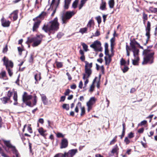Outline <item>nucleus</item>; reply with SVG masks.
<instances>
[{
  "instance_id": "nucleus-1",
  "label": "nucleus",
  "mask_w": 157,
  "mask_h": 157,
  "mask_svg": "<svg viewBox=\"0 0 157 157\" xmlns=\"http://www.w3.org/2000/svg\"><path fill=\"white\" fill-rule=\"evenodd\" d=\"M59 24L58 19L56 17L54 19L50 21L47 25H44L42 29L49 35L54 34L59 28Z\"/></svg>"
},
{
  "instance_id": "nucleus-2",
  "label": "nucleus",
  "mask_w": 157,
  "mask_h": 157,
  "mask_svg": "<svg viewBox=\"0 0 157 157\" xmlns=\"http://www.w3.org/2000/svg\"><path fill=\"white\" fill-rule=\"evenodd\" d=\"M152 47L149 46L147 47V49H144L143 52V54L144 56V60L142 62V65H145L147 64H151L154 62V57L155 54L154 51L149 49Z\"/></svg>"
},
{
  "instance_id": "nucleus-3",
  "label": "nucleus",
  "mask_w": 157,
  "mask_h": 157,
  "mask_svg": "<svg viewBox=\"0 0 157 157\" xmlns=\"http://www.w3.org/2000/svg\"><path fill=\"white\" fill-rule=\"evenodd\" d=\"M130 45L131 47L132 51L133 53L134 59L140 60L139 56V50L137 48V47H139L143 49V47L141 46L140 44L135 40L131 41Z\"/></svg>"
},
{
  "instance_id": "nucleus-4",
  "label": "nucleus",
  "mask_w": 157,
  "mask_h": 157,
  "mask_svg": "<svg viewBox=\"0 0 157 157\" xmlns=\"http://www.w3.org/2000/svg\"><path fill=\"white\" fill-rule=\"evenodd\" d=\"M43 37L42 35H37L33 37H28L27 41L30 43L33 42L32 46L33 47H36L41 44Z\"/></svg>"
},
{
  "instance_id": "nucleus-5",
  "label": "nucleus",
  "mask_w": 157,
  "mask_h": 157,
  "mask_svg": "<svg viewBox=\"0 0 157 157\" xmlns=\"http://www.w3.org/2000/svg\"><path fill=\"white\" fill-rule=\"evenodd\" d=\"M75 13L74 11H67L64 15L62 16V21L63 24H66Z\"/></svg>"
},
{
  "instance_id": "nucleus-6",
  "label": "nucleus",
  "mask_w": 157,
  "mask_h": 157,
  "mask_svg": "<svg viewBox=\"0 0 157 157\" xmlns=\"http://www.w3.org/2000/svg\"><path fill=\"white\" fill-rule=\"evenodd\" d=\"M101 44L100 41L96 40L90 45V47L93 48L95 51H102V48L101 47Z\"/></svg>"
},
{
  "instance_id": "nucleus-7",
  "label": "nucleus",
  "mask_w": 157,
  "mask_h": 157,
  "mask_svg": "<svg viewBox=\"0 0 157 157\" xmlns=\"http://www.w3.org/2000/svg\"><path fill=\"white\" fill-rule=\"evenodd\" d=\"M151 23L149 21H148L145 30L146 31V36L147 37V39L146 40V42L144 44V45H145L148 43L149 39L150 38V31L151 30Z\"/></svg>"
},
{
  "instance_id": "nucleus-8",
  "label": "nucleus",
  "mask_w": 157,
  "mask_h": 157,
  "mask_svg": "<svg viewBox=\"0 0 157 157\" xmlns=\"http://www.w3.org/2000/svg\"><path fill=\"white\" fill-rule=\"evenodd\" d=\"M2 60L3 62V65H5L6 68L10 67L12 68L13 67V63L10 60H9L8 58L5 56L4 57Z\"/></svg>"
},
{
  "instance_id": "nucleus-9",
  "label": "nucleus",
  "mask_w": 157,
  "mask_h": 157,
  "mask_svg": "<svg viewBox=\"0 0 157 157\" xmlns=\"http://www.w3.org/2000/svg\"><path fill=\"white\" fill-rule=\"evenodd\" d=\"M96 99L94 97H91L89 101L87 103L86 105L87 106V111L89 112L92 108V105L95 103Z\"/></svg>"
},
{
  "instance_id": "nucleus-10",
  "label": "nucleus",
  "mask_w": 157,
  "mask_h": 157,
  "mask_svg": "<svg viewBox=\"0 0 157 157\" xmlns=\"http://www.w3.org/2000/svg\"><path fill=\"white\" fill-rule=\"evenodd\" d=\"M92 73V71L91 69H85V73L83 74V79L88 78Z\"/></svg>"
},
{
  "instance_id": "nucleus-11",
  "label": "nucleus",
  "mask_w": 157,
  "mask_h": 157,
  "mask_svg": "<svg viewBox=\"0 0 157 157\" xmlns=\"http://www.w3.org/2000/svg\"><path fill=\"white\" fill-rule=\"evenodd\" d=\"M77 149H73L69 150L67 152H64V154L69 157H73L77 152Z\"/></svg>"
},
{
  "instance_id": "nucleus-12",
  "label": "nucleus",
  "mask_w": 157,
  "mask_h": 157,
  "mask_svg": "<svg viewBox=\"0 0 157 157\" xmlns=\"http://www.w3.org/2000/svg\"><path fill=\"white\" fill-rule=\"evenodd\" d=\"M3 142L6 146L9 148L11 149L12 151L16 148L15 147L11 144L10 140H3Z\"/></svg>"
},
{
  "instance_id": "nucleus-13",
  "label": "nucleus",
  "mask_w": 157,
  "mask_h": 157,
  "mask_svg": "<svg viewBox=\"0 0 157 157\" xmlns=\"http://www.w3.org/2000/svg\"><path fill=\"white\" fill-rule=\"evenodd\" d=\"M68 145V141L67 140L66 138H64L61 141L60 148L63 149L66 148L67 147Z\"/></svg>"
},
{
  "instance_id": "nucleus-14",
  "label": "nucleus",
  "mask_w": 157,
  "mask_h": 157,
  "mask_svg": "<svg viewBox=\"0 0 157 157\" xmlns=\"http://www.w3.org/2000/svg\"><path fill=\"white\" fill-rule=\"evenodd\" d=\"M32 96L31 95H28L26 92H24L22 96V100L24 102H25L31 99Z\"/></svg>"
},
{
  "instance_id": "nucleus-15",
  "label": "nucleus",
  "mask_w": 157,
  "mask_h": 157,
  "mask_svg": "<svg viewBox=\"0 0 157 157\" xmlns=\"http://www.w3.org/2000/svg\"><path fill=\"white\" fill-rule=\"evenodd\" d=\"M1 21L2 25L3 27H8L10 26V22L8 20H6L4 17H2L1 19Z\"/></svg>"
},
{
  "instance_id": "nucleus-16",
  "label": "nucleus",
  "mask_w": 157,
  "mask_h": 157,
  "mask_svg": "<svg viewBox=\"0 0 157 157\" xmlns=\"http://www.w3.org/2000/svg\"><path fill=\"white\" fill-rule=\"evenodd\" d=\"M0 78L3 80H7L8 78L6 75V72L5 71H2L0 73Z\"/></svg>"
},
{
  "instance_id": "nucleus-17",
  "label": "nucleus",
  "mask_w": 157,
  "mask_h": 157,
  "mask_svg": "<svg viewBox=\"0 0 157 157\" xmlns=\"http://www.w3.org/2000/svg\"><path fill=\"white\" fill-rule=\"evenodd\" d=\"M38 132L40 133L41 135L45 138L47 135V134L45 133L46 131L44 130L42 127L38 129Z\"/></svg>"
},
{
  "instance_id": "nucleus-18",
  "label": "nucleus",
  "mask_w": 157,
  "mask_h": 157,
  "mask_svg": "<svg viewBox=\"0 0 157 157\" xmlns=\"http://www.w3.org/2000/svg\"><path fill=\"white\" fill-rule=\"evenodd\" d=\"M40 23V21H37L34 23L33 28V32L36 31L37 29L39 28Z\"/></svg>"
},
{
  "instance_id": "nucleus-19",
  "label": "nucleus",
  "mask_w": 157,
  "mask_h": 157,
  "mask_svg": "<svg viewBox=\"0 0 157 157\" xmlns=\"http://www.w3.org/2000/svg\"><path fill=\"white\" fill-rule=\"evenodd\" d=\"M71 0H64V8L65 9H68Z\"/></svg>"
},
{
  "instance_id": "nucleus-20",
  "label": "nucleus",
  "mask_w": 157,
  "mask_h": 157,
  "mask_svg": "<svg viewBox=\"0 0 157 157\" xmlns=\"http://www.w3.org/2000/svg\"><path fill=\"white\" fill-rule=\"evenodd\" d=\"M119 148L117 144H116L113 147V149L111 151V153L113 154L116 153L118 154V153Z\"/></svg>"
},
{
  "instance_id": "nucleus-21",
  "label": "nucleus",
  "mask_w": 157,
  "mask_h": 157,
  "mask_svg": "<svg viewBox=\"0 0 157 157\" xmlns=\"http://www.w3.org/2000/svg\"><path fill=\"white\" fill-rule=\"evenodd\" d=\"M106 3L105 2L103 1L102 0L101 3L100 4V9L102 10H106Z\"/></svg>"
},
{
  "instance_id": "nucleus-22",
  "label": "nucleus",
  "mask_w": 157,
  "mask_h": 157,
  "mask_svg": "<svg viewBox=\"0 0 157 157\" xmlns=\"http://www.w3.org/2000/svg\"><path fill=\"white\" fill-rule=\"evenodd\" d=\"M41 97V99L44 105H46L48 103L47 98L46 96L44 94H40Z\"/></svg>"
},
{
  "instance_id": "nucleus-23",
  "label": "nucleus",
  "mask_w": 157,
  "mask_h": 157,
  "mask_svg": "<svg viewBox=\"0 0 157 157\" xmlns=\"http://www.w3.org/2000/svg\"><path fill=\"white\" fill-rule=\"evenodd\" d=\"M110 57L111 56H109L108 57L106 56L105 57V64L106 65H109L110 63L111 60Z\"/></svg>"
},
{
  "instance_id": "nucleus-24",
  "label": "nucleus",
  "mask_w": 157,
  "mask_h": 157,
  "mask_svg": "<svg viewBox=\"0 0 157 157\" xmlns=\"http://www.w3.org/2000/svg\"><path fill=\"white\" fill-rule=\"evenodd\" d=\"M85 69H91L92 66V63H89L87 61H85Z\"/></svg>"
},
{
  "instance_id": "nucleus-25",
  "label": "nucleus",
  "mask_w": 157,
  "mask_h": 157,
  "mask_svg": "<svg viewBox=\"0 0 157 157\" xmlns=\"http://www.w3.org/2000/svg\"><path fill=\"white\" fill-rule=\"evenodd\" d=\"M1 100L3 103L5 104L7 102L10 100V98H8L7 97H4L1 99Z\"/></svg>"
},
{
  "instance_id": "nucleus-26",
  "label": "nucleus",
  "mask_w": 157,
  "mask_h": 157,
  "mask_svg": "<svg viewBox=\"0 0 157 157\" xmlns=\"http://www.w3.org/2000/svg\"><path fill=\"white\" fill-rule=\"evenodd\" d=\"M11 15H13V17L14 21L16 20L17 18V11H14L12 13Z\"/></svg>"
},
{
  "instance_id": "nucleus-27",
  "label": "nucleus",
  "mask_w": 157,
  "mask_h": 157,
  "mask_svg": "<svg viewBox=\"0 0 157 157\" xmlns=\"http://www.w3.org/2000/svg\"><path fill=\"white\" fill-rule=\"evenodd\" d=\"M82 106V103L80 102H78L77 105L75 107V112L77 113H78L79 111L78 107H80L81 108Z\"/></svg>"
},
{
  "instance_id": "nucleus-28",
  "label": "nucleus",
  "mask_w": 157,
  "mask_h": 157,
  "mask_svg": "<svg viewBox=\"0 0 157 157\" xmlns=\"http://www.w3.org/2000/svg\"><path fill=\"white\" fill-rule=\"evenodd\" d=\"M108 4L110 8H113L114 5V0H109L108 2Z\"/></svg>"
},
{
  "instance_id": "nucleus-29",
  "label": "nucleus",
  "mask_w": 157,
  "mask_h": 157,
  "mask_svg": "<svg viewBox=\"0 0 157 157\" xmlns=\"http://www.w3.org/2000/svg\"><path fill=\"white\" fill-rule=\"evenodd\" d=\"M96 77L94 79V80L93 82L92 83V84H91L90 86V89H89V91L90 92H92L94 90V82L95 81V79Z\"/></svg>"
},
{
  "instance_id": "nucleus-30",
  "label": "nucleus",
  "mask_w": 157,
  "mask_h": 157,
  "mask_svg": "<svg viewBox=\"0 0 157 157\" xmlns=\"http://www.w3.org/2000/svg\"><path fill=\"white\" fill-rule=\"evenodd\" d=\"M87 28L86 27L81 28L80 29L79 32L81 33L82 34L87 33Z\"/></svg>"
},
{
  "instance_id": "nucleus-31",
  "label": "nucleus",
  "mask_w": 157,
  "mask_h": 157,
  "mask_svg": "<svg viewBox=\"0 0 157 157\" xmlns=\"http://www.w3.org/2000/svg\"><path fill=\"white\" fill-rule=\"evenodd\" d=\"M35 79L36 81L40 80L41 79L40 74H36L35 75Z\"/></svg>"
},
{
  "instance_id": "nucleus-32",
  "label": "nucleus",
  "mask_w": 157,
  "mask_h": 157,
  "mask_svg": "<svg viewBox=\"0 0 157 157\" xmlns=\"http://www.w3.org/2000/svg\"><path fill=\"white\" fill-rule=\"evenodd\" d=\"M12 151L13 153L15 155L16 157H20L21 156L16 148Z\"/></svg>"
},
{
  "instance_id": "nucleus-33",
  "label": "nucleus",
  "mask_w": 157,
  "mask_h": 157,
  "mask_svg": "<svg viewBox=\"0 0 157 157\" xmlns=\"http://www.w3.org/2000/svg\"><path fill=\"white\" fill-rule=\"evenodd\" d=\"M140 60L136 59H132V63L134 65H139V61Z\"/></svg>"
},
{
  "instance_id": "nucleus-34",
  "label": "nucleus",
  "mask_w": 157,
  "mask_h": 157,
  "mask_svg": "<svg viewBox=\"0 0 157 157\" xmlns=\"http://www.w3.org/2000/svg\"><path fill=\"white\" fill-rule=\"evenodd\" d=\"M149 10L152 13H155L157 12V8H153L152 7H150L149 8Z\"/></svg>"
},
{
  "instance_id": "nucleus-35",
  "label": "nucleus",
  "mask_w": 157,
  "mask_h": 157,
  "mask_svg": "<svg viewBox=\"0 0 157 157\" xmlns=\"http://www.w3.org/2000/svg\"><path fill=\"white\" fill-rule=\"evenodd\" d=\"M81 113H80L81 116H83L85 113V108L84 107H81Z\"/></svg>"
},
{
  "instance_id": "nucleus-36",
  "label": "nucleus",
  "mask_w": 157,
  "mask_h": 157,
  "mask_svg": "<svg viewBox=\"0 0 157 157\" xmlns=\"http://www.w3.org/2000/svg\"><path fill=\"white\" fill-rule=\"evenodd\" d=\"M62 107L66 110H68L69 109V105L68 104H64L63 105Z\"/></svg>"
},
{
  "instance_id": "nucleus-37",
  "label": "nucleus",
  "mask_w": 157,
  "mask_h": 157,
  "mask_svg": "<svg viewBox=\"0 0 157 157\" xmlns=\"http://www.w3.org/2000/svg\"><path fill=\"white\" fill-rule=\"evenodd\" d=\"M13 94L14 95L13 97V99L14 101H17V94L16 91H13Z\"/></svg>"
},
{
  "instance_id": "nucleus-38",
  "label": "nucleus",
  "mask_w": 157,
  "mask_h": 157,
  "mask_svg": "<svg viewBox=\"0 0 157 157\" xmlns=\"http://www.w3.org/2000/svg\"><path fill=\"white\" fill-rule=\"evenodd\" d=\"M78 2V0H75V1L73 2L72 4V7L74 8H76L77 7Z\"/></svg>"
},
{
  "instance_id": "nucleus-39",
  "label": "nucleus",
  "mask_w": 157,
  "mask_h": 157,
  "mask_svg": "<svg viewBox=\"0 0 157 157\" xmlns=\"http://www.w3.org/2000/svg\"><path fill=\"white\" fill-rule=\"evenodd\" d=\"M82 45L83 48L85 51L87 52L88 51V46L86 44L84 43H83L82 44Z\"/></svg>"
},
{
  "instance_id": "nucleus-40",
  "label": "nucleus",
  "mask_w": 157,
  "mask_h": 157,
  "mask_svg": "<svg viewBox=\"0 0 157 157\" xmlns=\"http://www.w3.org/2000/svg\"><path fill=\"white\" fill-rule=\"evenodd\" d=\"M120 64L121 65H125L126 62L123 58H122L120 60Z\"/></svg>"
},
{
  "instance_id": "nucleus-41",
  "label": "nucleus",
  "mask_w": 157,
  "mask_h": 157,
  "mask_svg": "<svg viewBox=\"0 0 157 157\" xmlns=\"http://www.w3.org/2000/svg\"><path fill=\"white\" fill-rule=\"evenodd\" d=\"M56 65L58 68H61L63 66V63L61 62H56Z\"/></svg>"
},
{
  "instance_id": "nucleus-42",
  "label": "nucleus",
  "mask_w": 157,
  "mask_h": 157,
  "mask_svg": "<svg viewBox=\"0 0 157 157\" xmlns=\"http://www.w3.org/2000/svg\"><path fill=\"white\" fill-rule=\"evenodd\" d=\"M117 138V136H116L114 138L110 141V145H112L114 144L116 141V139Z\"/></svg>"
},
{
  "instance_id": "nucleus-43",
  "label": "nucleus",
  "mask_w": 157,
  "mask_h": 157,
  "mask_svg": "<svg viewBox=\"0 0 157 157\" xmlns=\"http://www.w3.org/2000/svg\"><path fill=\"white\" fill-rule=\"evenodd\" d=\"M6 69L8 71L9 76L10 77H11L12 76L13 74L11 70H10L9 68H6Z\"/></svg>"
},
{
  "instance_id": "nucleus-44",
  "label": "nucleus",
  "mask_w": 157,
  "mask_h": 157,
  "mask_svg": "<svg viewBox=\"0 0 157 157\" xmlns=\"http://www.w3.org/2000/svg\"><path fill=\"white\" fill-rule=\"evenodd\" d=\"M96 20L97 21L98 24H100L101 22V17L99 16L96 17Z\"/></svg>"
},
{
  "instance_id": "nucleus-45",
  "label": "nucleus",
  "mask_w": 157,
  "mask_h": 157,
  "mask_svg": "<svg viewBox=\"0 0 157 157\" xmlns=\"http://www.w3.org/2000/svg\"><path fill=\"white\" fill-rule=\"evenodd\" d=\"M128 67L125 65L124 66V68H122V70L124 73H125L127 72L128 70Z\"/></svg>"
},
{
  "instance_id": "nucleus-46",
  "label": "nucleus",
  "mask_w": 157,
  "mask_h": 157,
  "mask_svg": "<svg viewBox=\"0 0 157 157\" xmlns=\"http://www.w3.org/2000/svg\"><path fill=\"white\" fill-rule=\"evenodd\" d=\"M124 142L126 144H128L130 143V141L129 140L128 137H125L124 140Z\"/></svg>"
},
{
  "instance_id": "nucleus-47",
  "label": "nucleus",
  "mask_w": 157,
  "mask_h": 157,
  "mask_svg": "<svg viewBox=\"0 0 157 157\" xmlns=\"http://www.w3.org/2000/svg\"><path fill=\"white\" fill-rule=\"evenodd\" d=\"M143 19H144L145 20H147V15L144 13H143Z\"/></svg>"
},
{
  "instance_id": "nucleus-48",
  "label": "nucleus",
  "mask_w": 157,
  "mask_h": 157,
  "mask_svg": "<svg viewBox=\"0 0 157 157\" xmlns=\"http://www.w3.org/2000/svg\"><path fill=\"white\" fill-rule=\"evenodd\" d=\"M147 123V121L146 120H144L142 121L139 125L142 126L146 124Z\"/></svg>"
},
{
  "instance_id": "nucleus-49",
  "label": "nucleus",
  "mask_w": 157,
  "mask_h": 157,
  "mask_svg": "<svg viewBox=\"0 0 157 157\" xmlns=\"http://www.w3.org/2000/svg\"><path fill=\"white\" fill-rule=\"evenodd\" d=\"M93 22V21L92 20H90L87 24V26L89 27H90L91 26V25Z\"/></svg>"
},
{
  "instance_id": "nucleus-50",
  "label": "nucleus",
  "mask_w": 157,
  "mask_h": 157,
  "mask_svg": "<svg viewBox=\"0 0 157 157\" xmlns=\"http://www.w3.org/2000/svg\"><path fill=\"white\" fill-rule=\"evenodd\" d=\"M57 136L58 138L63 137H64V135H63L61 133H58L57 134Z\"/></svg>"
},
{
  "instance_id": "nucleus-51",
  "label": "nucleus",
  "mask_w": 157,
  "mask_h": 157,
  "mask_svg": "<svg viewBox=\"0 0 157 157\" xmlns=\"http://www.w3.org/2000/svg\"><path fill=\"white\" fill-rule=\"evenodd\" d=\"M37 97L36 96H35L34 97V100H33V105H36V102L37 101Z\"/></svg>"
},
{
  "instance_id": "nucleus-52",
  "label": "nucleus",
  "mask_w": 157,
  "mask_h": 157,
  "mask_svg": "<svg viewBox=\"0 0 157 157\" xmlns=\"http://www.w3.org/2000/svg\"><path fill=\"white\" fill-rule=\"evenodd\" d=\"M128 136L130 139L133 138L134 136L133 133L132 132H130L128 134Z\"/></svg>"
},
{
  "instance_id": "nucleus-53",
  "label": "nucleus",
  "mask_w": 157,
  "mask_h": 157,
  "mask_svg": "<svg viewBox=\"0 0 157 157\" xmlns=\"http://www.w3.org/2000/svg\"><path fill=\"white\" fill-rule=\"evenodd\" d=\"M71 90L69 89H67L66 90L64 94L65 95H67L70 93Z\"/></svg>"
},
{
  "instance_id": "nucleus-54",
  "label": "nucleus",
  "mask_w": 157,
  "mask_h": 157,
  "mask_svg": "<svg viewBox=\"0 0 157 157\" xmlns=\"http://www.w3.org/2000/svg\"><path fill=\"white\" fill-rule=\"evenodd\" d=\"M46 14V13L44 12H42L39 16L37 17V18L39 17H42L44 16H45Z\"/></svg>"
},
{
  "instance_id": "nucleus-55",
  "label": "nucleus",
  "mask_w": 157,
  "mask_h": 157,
  "mask_svg": "<svg viewBox=\"0 0 157 157\" xmlns=\"http://www.w3.org/2000/svg\"><path fill=\"white\" fill-rule=\"evenodd\" d=\"M13 92L10 91H9L8 92L7 96L8 98H10L11 97L12 95Z\"/></svg>"
},
{
  "instance_id": "nucleus-56",
  "label": "nucleus",
  "mask_w": 157,
  "mask_h": 157,
  "mask_svg": "<svg viewBox=\"0 0 157 157\" xmlns=\"http://www.w3.org/2000/svg\"><path fill=\"white\" fill-rule=\"evenodd\" d=\"M17 49H18V50L19 52V55L20 56L21 55V52L23 51L22 49L20 47H18L17 48Z\"/></svg>"
},
{
  "instance_id": "nucleus-57",
  "label": "nucleus",
  "mask_w": 157,
  "mask_h": 157,
  "mask_svg": "<svg viewBox=\"0 0 157 157\" xmlns=\"http://www.w3.org/2000/svg\"><path fill=\"white\" fill-rule=\"evenodd\" d=\"M100 35V32L99 31L97 30L95 33L94 36H98Z\"/></svg>"
},
{
  "instance_id": "nucleus-58",
  "label": "nucleus",
  "mask_w": 157,
  "mask_h": 157,
  "mask_svg": "<svg viewBox=\"0 0 157 157\" xmlns=\"http://www.w3.org/2000/svg\"><path fill=\"white\" fill-rule=\"evenodd\" d=\"M30 126V125L28 126L27 129L29 132L30 133H32V129Z\"/></svg>"
},
{
  "instance_id": "nucleus-59",
  "label": "nucleus",
  "mask_w": 157,
  "mask_h": 157,
  "mask_svg": "<svg viewBox=\"0 0 157 157\" xmlns=\"http://www.w3.org/2000/svg\"><path fill=\"white\" fill-rule=\"evenodd\" d=\"M83 86V83L82 81H80L78 85V87L82 89V87Z\"/></svg>"
},
{
  "instance_id": "nucleus-60",
  "label": "nucleus",
  "mask_w": 157,
  "mask_h": 157,
  "mask_svg": "<svg viewBox=\"0 0 157 157\" xmlns=\"http://www.w3.org/2000/svg\"><path fill=\"white\" fill-rule=\"evenodd\" d=\"M65 96H62L60 98V99L59 101L60 102L61 101H64L65 99Z\"/></svg>"
},
{
  "instance_id": "nucleus-61",
  "label": "nucleus",
  "mask_w": 157,
  "mask_h": 157,
  "mask_svg": "<svg viewBox=\"0 0 157 157\" xmlns=\"http://www.w3.org/2000/svg\"><path fill=\"white\" fill-rule=\"evenodd\" d=\"M76 88V85L75 84H74L71 86V89H75Z\"/></svg>"
},
{
  "instance_id": "nucleus-62",
  "label": "nucleus",
  "mask_w": 157,
  "mask_h": 157,
  "mask_svg": "<svg viewBox=\"0 0 157 157\" xmlns=\"http://www.w3.org/2000/svg\"><path fill=\"white\" fill-rule=\"evenodd\" d=\"M26 105L30 106L31 107V102L30 101H26V102H25Z\"/></svg>"
},
{
  "instance_id": "nucleus-63",
  "label": "nucleus",
  "mask_w": 157,
  "mask_h": 157,
  "mask_svg": "<svg viewBox=\"0 0 157 157\" xmlns=\"http://www.w3.org/2000/svg\"><path fill=\"white\" fill-rule=\"evenodd\" d=\"M154 134V132L153 131H151L150 132L149 134H148V136L149 137H150L153 136Z\"/></svg>"
},
{
  "instance_id": "nucleus-64",
  "label": "nucleus",
  "mask_w": 157,
  "mask_h": 157,
  "mask_svg": "<svg viewBox=\"0 0 157 157\" xmlns=\"http://www.w3.org/2000/svg\"><path fill=\"white\" fill-rule=\"evenodd\" d=\"M63 154L61 153H59L56 155L54 157H59L60 156L62 157V154Z\"/></svg>"
}]
</instances>
